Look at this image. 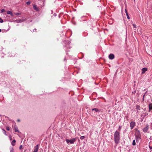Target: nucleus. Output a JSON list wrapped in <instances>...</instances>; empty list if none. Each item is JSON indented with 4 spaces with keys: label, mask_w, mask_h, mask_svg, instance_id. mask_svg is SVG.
<instances>
[{
    "label": "nucleus",
    "mask_w": 152,
    "mask_h": 152,
    "mask_svg": "<svg viewBox=\"0 0 152 152\" xmlns=\"http://www.w3.org/2000/svg\"><path fill=\"white\" fill-rule=\"evenodd\" d=\"M114 138L115 143L117 144H118L120 140V133L119 132L116 131L114 134Z\"/></svg>",
    "instance_id": "1"
},
{
    "label": "nucleus",
    "mask_w": 152,
    "mask_h": 152,
    "mask_svg": "<svg viewBox=\"0 0 152 152\" xmlns=\"http://www.w3.org/2000/svg\"><path fill=\"white\" fill-rule=\"evenodd\" d=\"M135 135L136 137V141L138 142L140 139L141 135L139 131L136 130L135 132Z\"/></svg>",
    "instance_id": "2"
},
{
    "label": "nucleus",
    "mask_w": 152,
    "mask_h": 152,
    "mask_svg": "<svg viewBox=\"0 0 152 152\" xmlns=\"http://www.w3.org/2000/svg\"><path fill=\"white\" fill-rule=\"evenodd\" d=\"M76 141L75 138H74L71 140L66 139V141L67 143L70 142L71 144L73 143Z\"/></svg>",
    "instance_id": "3"
},
{
    "label": "nucleus",
    "mask_w": 152,
    "mask_h": 152,
    "mask_svg": "<svg viewBox=\"0 0 152 152\" xmlns=\"http://www.w3.org/2000/svg\"><path fill=\"white\" fill-rule=\"evenodd\" d=\"M39 145H37L34 148L33 152H37L39 149Z\"/></svg>",
    "instance_id": "4"
},
{
    "label": "nucleus",
    "mask_w": 152,
    "mask_h": 152,
    "mask_svg": "<svg viewBox=\"0 0 152 152\" xmlns=\"http://www.w3.org/2000/svg\"><path fill=\"white\" fill-rule=\"evenodd\" d=\"M149 129L148 125L145 128L143 129V131L144 132H147Z\"/></svg>",
    "instance_id": "5"
},
{
    "label": "nucleus",
    "mask_w": 152,
    "mask_h": 152,
    "mask_svg": "<svg viewBox=\"0 0 152 152\" xmlns=\"http://www.w3.org/2000/svg\"><path fill=\"white\" fill-rule=\"evenodd\" d=\"M10 57H14L15 56V53L14 52H10L8 53Z\"/></svg>",
    "instance_id": "6"
},
{
    "label": "nucleus",
    "mask_w": 152,
    "mask_h": 152,
    "mask_svg": "<svg viewBox=\"0 0 152 152\" xmlns=\"http://www.w3.org/2000/svg\"><path fill=\"white\" fill-rule=\"evenodd\" d=\"M109 58L110 59H113L114 58V55L113 54H110L109 56Z\"/></svg>",
    "instance_id": "7"
},
{
    "label": "nucleus",
    "mask_w": 152,
    "mask_h": 152,
    "mask_svg": "<svg viewBox=\"0 0 152 152\" xmlns=\"http://www.w3.org/2000/svg\"><path fill=\"white\" fill-rule=\"evenodd\" d=\"M148 70V69L147 68H144L142 69V74H143L145 72Z\"/></svg>",
    "instance_id": "8"
},
{
    "label": "nucleus",
    "mask_w": 152,
    "mask_h": 152,
    "mask_svg": "<svg viewBox=\"0 0 152 152\" xmlns=\"http://www.w3.org/2000/svg\"><path fill=\"white\" fill-rule=\"evenodd\" d=\"M92 111L94 110L95 112H100L101 111V110H99L97 108H95L92 109Z\"/></svg>",
    "instance_id": "9"
},
{
    "label": "nucleus",
    "mask_w": 152,
    "mask_h": 152,
    "mask_svg": "<svg viewBox=\"0 0 152 152\" xmlns=\"http://www.w3.org/2000/svg\"><path fill=\"white\" fill-rule=\"evenodd\" d=\"M149 111H150L152 110V104L151 103L148 106Z\"/></svg>",
    "instance_id": "10"
},
{
    "label": "nucleus",
    "mask_w": 152,
    "mask_h": 152,
    "mask_svg": "<svg viewBox=\"0 0 152 152\" xmlns=\"http://www.w3.org/2000/svg\"><path fill=\"white\" fill-rule=\"evenodd\" d=\"M33 8L34 9L36 10V11H38L39 10V9L37 7V5L35 4H34L33 5Z\"/></svg>",
    "instance_id": "11"
},
{
    "label": "nucleus",
    "mask_w": 152,
    "mask_h": 152,
    "mask_svg": "<svg viewBox=\"0 0 152 152\" xmlns=\"http://www.w3.org/2000/svg\"><path fill=\"white\" fill-rule=\"evenodd\" d=\"M141 107L139 105H137V107H136V108L137 109V112H138V110H140Z\"/></svg>",
    "instance_id": "12"
},
{
    "label": "nucleus",
    "mask_w": 152,
    "mask_h": 152,
    "mask_svg": "<svg viewBox=\"0 0 152 152\" xmlns=\"http://www.w3.org/2000/svg\"><path fill=\"white\" fill-rule=\"evenodd\" d=\"M16 141L15 140H13L12 142V145L13 146H14L15 145Z\"/></svg>",
    "instance_id": "13"
},
{
    "label": "nucleus",
    "mask_w": 152,
    "mask_h": 152,
    "mask_svg": "<svg viewBox=\"0 0 152 152\" xmlns=\"http://www.w3.org/2000/svg\"><path fill=\"white\" fill-rule=\"evenodd\" d=\"M7 13L8 14H10L11 15H12V12L11 11H8L7 12Z\"/></svg>",
    "instance_id": "14"
},
{
    "label": "nucleus",
    "mask_w": 152,
    "mask_h": 152,
    "mask_svg": "<svg viewBox=\"0 0 152 152\" xmlns=\"http://www.w3.org/2000/svg\"><path fill=\"white\" fill-rule=\"evenodd\" d=\"M130 127L131 129L133 128V121H132L130 124Z\"/></svg>",
    "instance_id": "15"
},
{
    "label": "nucleus",
    "mask_w": 152,
    "mask_h": 152,
    "mask_svg": "<svg viewBox=\"0 0 152 152\" xmlns=\"http://www.w3.org/2000/svg\"><path fill=\"white\" fill-rule=\"evenodd\" d=\"M15 132H19V131L18 130L17 127L15 126Z\"/></svg>",
    "instance_id": "16"
},
{
    "label": "nucleus",
    "mask_w": 152,
    "mask_h": 152,
    "mask_svg": "<svg viewBox=\"0 0 152 152\" xmlns=\"http://www.w3.org/2000/svg\"><path fill=\"white\" fill-rule=\"evenodd\" d=\"M85 138V137L84 136H82L80 137V138L81 140H83Z\"/></svg>",
    "instance_id": "17"
},
{
    "label": "nucleus",
    "mask_w": 152,
    "mask_h": 152,
    "mask_svg": "<svg viewBox=\"0 0 152 152\" xmlns=\"http://www.w3.org/2000/svg\"><path fill=\"white\" fill-rule=\"evenodd\" d=\"M2 130H3V133L5 135H7V134H6V132L5 130L4 129H2Z\"/></svg>",
    "instance_id": "18"
},
{
    "label": "nucleus",
    "mask_w": 152,
    "mask_h": 152,
    "mask_svg": "<svg viewBox=\"0 0 152 152\" xmlns=\"http://www.w3.org/2000/svg\"><path fill=\"white\" fill-rule=\"evenodd\" d=\"M21 15V13L19 12H17L15 13V15Z\"/></svg>",
    "instance_id": "19"
},
{
    "label": "nucleus",
    "mask_w": 152,
    "mask_h": 152,
    "mask_svg": "<svg viewBox=\"0 0 152 152\" xmlns=\"http://www.w3.org/2000/svg\"><path fill=\"white\" fill-rule=\"evenodd\" d=\"M31 3V2L30 1H28L26 2V4L27 5H29Z\"/></svg>",
    "instance_id": "20"
},
{
    "label": "nucleus",
    "mask_w": 152,
    "mask_h": 152,
    "mask_svg": "<svg viewBox=\"0 0 152 152\" xmlns=\"http://www.w3.org/2000/svg\"><path fill=\"white\" fill-rule=\"evenodd\" d=\"M126 15L127 18L129 19L130 17L128 15V13H127V14H126Z\"/></svg>",
    "instance_id": "21"
},
{
    "label": "nucleus",
    "mask_w": 152,
    "mask_h": 152,
    "mask_svg": "<svg viewBox=\"0 0 152 152\" xmlns=\"http://www.w3.org/2000/svg\"><path fill=\"white\" fill-rule=\"evenodd\" d=\"M3 21L1 18H0V23H3Z\"/></svg>",
    "instance_id": "22"
},
{
    "label": "nucleus",
    "mask_w": 152,
    "mask_h": 152,
    "mask_svg": "<svg viewBox=\"0 0 152 152\" xmlns=\"http://www.w3.org/2000/svg\"><path fill=\"white\" fill-rule=\"evenodd\" d=\"M5 12V10L4 9H3L2 10H1V13H2L4 12Z\"/></svg>",
    "instance_id": "23"
},
{
    "label": "nucleus",
    "mask_w": 152,
    "mask_h": 152,
    "mask_svg": "<svg viewBox=\"0 0 152 152\" xmlns=\"http://www.w3.org/2000/svg\"><path fill=\"white\" fill-rule=\"evenodd\" d=\"M6 129L7 130H8V131L10 130V129L9 127H7L6 128Z\"/></svg>",
    "instance_id": "24"
},
{
    "label": "nucleus",
    "mask_w": 152,
    "mask_h": 152,
    "mask_svg": "<svg viewBox=\"0 0 152 152\" xmlns=\"http://www.w3.org/2000/svg\"><path fill=\"white\" fill-rule=\"evenodd\" d=\"M10 152H13V149L12 148L10 150Z\"/></svg>",
    "instance_id": "25"
},
{
    "label": "nucleus",
    "mask_w": 152,
    "mask_h": 152,
    "mask_svg": "<svg viewBox=\"0 0 152 152\" xmlns=\"http://www.w3.org/2000/svg\"><path fill=\"white\" fill-rule=\"evenodd\" d=\"M125 12L126 13V14H127V13H128V12H127V10L126 9H125Z\"/></svg>",
    "instance_id": "26"
},
{
    "label": "nucleus",
    "mask_w": 152,
    "mask_h": 152,
    "mask_svg": "<svg viewBox=\"0 0 152 152\" xmlns=\"http://www.w3.org/2000/svg\"><path fill=\"white\" fill-rule=\"evenodd\" d=\"M136 145V142L135 140H134V145Z\"/></svg>",
    "instance_id": "27"
},
{
    "label": "nucleus",
    "mask_w": 152,
    "mask_h": 152,
    "mask_svg": "<svg viewBox=\"0 0 152 152\" xmlns=\"http://www.w3.org/2000/svg\"><path fill=\"white\" fill-rule=\"evenodd\" d=\"M22 145H20L19 147V149H21L22 148Z\"/></svg>",
    "instance_id": "28"
},
{
    "label": "nucleus",
    "mask_w": 152,
    "mask_h": 152,
    "mask_svg": "<svg viewBox=\"0 0 152 152\" xmlns=\"http://www.w3.org/2000/svg\"><path fill=\"white\" fill-rule=\"evenodd\" d=\"M149 147L150 149H152V147H151L149 145Z\"/></svg>",
    "instance_id": "29"
},
{
    "label": "nucleus",
    "mask_w": 152,
    "mask_h": 152,
    "mask_svg": "<svg viewBox=\"0 0 152 152\" xmlns=\"http://www.w3.org/2000/svg\"><path fill=\"white\" fill-rule=\"evenodd\" d=\"M20 119H18V120H17V121H18V122H20Z\"/></svg>",
    "instance_id": "30"
},
{
    "label": "nucleus",
    "mask_w": 152,
    "mask_h": 152,
    "mask_svg": "<svg viewBox=\"0 0 152 152\" xmlns=\"http://www.w3.org/2000/svg\"><path fill=\"white\" fill-rule=\"evenodd\" d=\"M12 136H10V140H12Z\"/></svg>",
    "instance_id": "31"
},
{
    "label": "nucleus",
    "mask_w": 152,
    "mask_h": 152,
    "mask_svg": "<svg viewBox=\"0 0 152 152\" xmlns=\"http://www.w3.org/2000/svg\"><path fill=\"white\" fill-rule=\"evenodd\" d=\"M133 124H134V126L135 125V122H134Z\"/></svg>",
    "instance_id": "32"
},
{
    "label": "nucleus",
    "mask_w": 152,
    "mask_h": 152,
    "mask_svg": "<svg viewBox=\"0 0 152 152\" xmlns=\"http://www.w3.org/2000/svg\"><path fill=\"white\" fill-rule=\"evenodd\" d=\"M119 129H121V126H119Z\"/></svg>",
    "instance_id": "33"
},
{
    "label": "nucleus",
    "mask_w": 152,
    "mask_h": 152,
    "mask_svg": "<svg viewBox=\"0 0 152 152\" xmlns=\"http://www.w3.org/2000/svg\"><path fill=\"white\" fill-rule=\"evenodd\" d=\"M133 26H134V28H135V25L134 24Z\"/></svg>",
    "instance_id": "34"
},
{
    "label": "nucleus",
    "mask_w": 152,
    "mask_h": 152,
    "mask_svg": "<svg viewBox=\"0 0 152 152\" xmlns=\"http://www.w3.org/2000/svg\"><path fill=\"white\" fill-rule=\"evenodd\" d=\"M144 96H145V95H143V98H144Z\"/></svg>",
    "instance_id": "35"
},
{
    "label": "nucleus",
    "mask_w": 152,
    "mask_h": 152,
    "mask_svg": "<svg viewBox=\"0 0 152 152\" xmlns=\"http://www.w3.org/2000/svg\"><path fill=\"white\" fill-rule=\"evenodd\" d=\"M1 29H0V32H1Z\"/></svg>",
    "instance_id": "36"
},
{
    "label": "nucleus",
    "mask_w": 152,
    "mask_h": 152,
    "mask_svg": "<svg viewBox=\"0 0 152 152\" xmlns=\"http://www.w3.org/2000/svg\"><path fill=\"white\" fill-rule=\"evenodd\" d=\"M132 145H133V142H132Z\"/></svg>",
    "instance_id": "37"
},
{
    "label": "nucleus",
    "mask_w": 152,
    "mask_h": 152,
    "mask_svg": "<svg viewBox=\"0 0 152 152\" xmlns=\"http://www.w3.org/2000/svg\"><path fill=\"white\" fill-rule=\"evenodd\" d=\"M85 152H87V151H85Z\"/></svg>",
    "instance_id": "38"
},
{
    "label": "nucleus",
    "mask_w": 152,
    "mask_h": 152,
    "mask_svg": "<svg viewBox=\"0 0 152 152\" xmlns=\"http://www.w3.org/2000/svg\"><path fill=\"white\" fill-rule=\"evenodd\" d=\"M135 0H134V1Z\"/></svg>",
    "instance_id": "39"
}]
</instances>
